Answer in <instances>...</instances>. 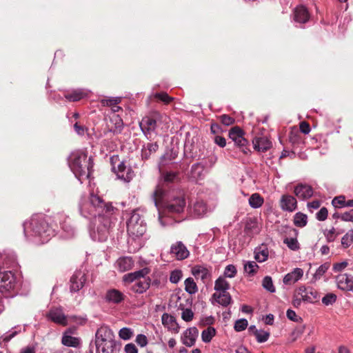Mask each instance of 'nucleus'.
Instances as JSON below:
<instances>
[{
  "mask_svg": "<svg viewBox=\"0 0 353 353\" xmlns=\"http://www.w3.org/2000/svg\"><path fill=\"white\" fill-rule=\"evenodd\" d=\"M68 163L71 170L80 181L88 179L93 168L91 157L88 159L86 152L77 150L71 153L68 158Z\"/></svg>",
  "mask_w": 353,
  "mask_h": 353,
  "instance_id": "1",
  "label": "nucleus"
},
{
  "mask_svg": "<svg viewBox=\"0 0 353 353\" xmlns=\"http://www.w3.org/2000/svg\"><path fill=\"white\" fill-rule=\"evenodd\" d=\"M113 331L108 326H101L95 334L97 352L114 353L116 341Z\"/></svg>",
  "mask_w": 353,
  "mask_h": 353,
  "instance_id": "2",
  "label": "nucleus"
},
{
  "mask_svg": "<svg viewBox=\"0 0 353 353\" xmlns=\"http://www.w3.org/2000/svg\"><path fill=\"white\" fill-rule=\"evenodd\" d=\"M150 272L149 268H144L140 270L125 274L123 280L125 283L135 282L131 286V290L135 293L142 294L150 286L151 279L146 277Z\"/></svg>",
  "mask_w": 353,
  "mask_h": 353,
  "instance_id": "3",
  "label": "nucleus"
},
{
  "mask_svg": "<svg viewBox=\"0 0 353 353\" xmlns=\"http://www.w3.org/2000/svg\"><path fill=\"white\" fill-rule=\"evenodd\" d=\"M185 205V195L181 191L164 203L161 212L167 214H180L184 211Z\"/></svg>",
  "mask_w": 353,
  "mask_h": 353,
  "instance_id": "4",
  "label": "nucleus"
},
{
  "mask_svg": "<svg viewBox=\"0 0 353 353\" xmlns=\"http://www.w3.org/2000/svg\"><path fill=\"white\" fill-rule=\"evenodd\" d=\"M89 200L90 204L95 210V212L93 214L94 216L98 215L99 216H108L114 214L115 211L117 210L111 203H105L97 194H91Z\"/></svg>",
  "mask_w": 353,
  "mask_h": 353,
  "instance_id": "5",
  "label": "nucleus"
},
{
  "mask_svg": "<svg viewBox=\"0 0 353 353\" xmlns=\"http://www.w3.org/2000/svg\"><path fill=\"white\" fill-rule=\"evenodd\" d=\"M29 228L32 231V234L39 236L46 241L54 233L48 222L42 218H32L29 223Z\"/></svg>",
  "mask_w": 353,
  "mask_h": 353,
  "instance_id": "6",
  "label": "nucleus"
},
{
  "mask_svg": "<svg viewBox=\"0 0 353 353\" xmlns=\"http://www.w3.org/2000/svg\"><path fill=\"white\" fill-rule=\"evenodd\" d=\"M127 229L129 235L134 237H140L145 232L146 224L137 211H133L132 213L130 219L127 222Z\"/></svg>",
  "mask_w": 353,
  "mask_h": 353,
  "instance_id": "7",
  "label": "nucleus"
},
{
  "mask_svg": "<svg viewBox=\"0 0 353 353\" xmlns=\"http://www.w3.org/2000/svg\"><path fill=\"white\" fill-rule=\"evenodd\" d=\"M161 120V115L159 112H154L148 115L145 116L139 122V126L145 136L150 134L154 132L157 127V123Z\"/></svg>",
  "mask_w": 353,
  "mask_h": 353,
  "instance_id": "8",
  "label": "nucleus"
},
{
  "mask_svg": "<svg viewBox=\"0 0 353 353\" xmlns=\"http://www.w3.org/2000/svg\"><path fill=\"white\" fill-rule=\"evenodd\" d=\"M110 163L113 171L119 179L125 181H130L132 179V172L130 168L127 169L123 161H120L119 156H113L110 158Z\"/></svg>",
  "mask_w": 353,
  "mask_h": 353,
  "instance_id": "9",
  "label": "nucleus"
},
{
  "mask_svg": "<svg viewBox=\"0 0 353 353\" xmlns=\"http://www.w3.org/2000/svg\"><path fill=\"white\" fill-rule=\"evenodd\" d=\"M16 278L11 271L0 272V292L6 293L14 289Z\"/></svg>",
  "mask_w": 353,
  "mask_h": 353,
  "instance_id": "10",
  "label": "nucleus"
},
{
  "mask_svg": "<svg viewBox=\"0 0 353 353\" xmlns=\"http://www.w3.org/2000/svg\"><path fill=\"white\" fill-rule=\"evenodd\" d=\"M244 131L239 126L232 127L229 130V137L237 146L241 148L242 151L245 153V149H247L248 141L244 137Z\"/></svg>",
  "mask_w": 353,
  "mask_h": 353,
  "instance_id": "11",
  "label": "nucleus"
},
{
  "mask_svg": "<svg viewBox=\"0 0 353 353\" xmlns=\"http://www.w3.org/2000/svg\"><path fill=\"white\" fill-rule=\"evenodd\" d=\"M86 281L85 274L81 271H76L70 278V291L76 292L81 289Z\"/></svg>",
  "mask_w": 353,
  "mask_h": 353,
  "instance_id": "12",
  "label": "nucleus"
},
{
  "mask_svg": "<svg viewBox=\"0 0 353 353\" xmlns=\"http://www.w3.org/2000/svg\"><path fill=\"white\" fill-rule=\"evenodd\" d=\"M279 206L282 210L292 212L296 209L297 201L292 195L283 194L279 201Z\"/></svg>",
  "mask_w": 353,
  "mask_h": 353,
  "instance_id": "13",
  "label": "nucleus"
},
{
  "mask_svg": "<svg viewBox=\"0 0 353 353\" xmlns=\"http://www.w3.org/2000/svg\"><path fill=\"white\" fill-rule=\"evenodd\" d=\"M338 288L343 291H353V276L343 274L336 276Z\"/></svg>",
  "mask_w": 353,
  "mask_h": 353,
  "instance_id": "14",
  "label": "nucleus"
},
{
  "mask_svg": "<svg viewBox=\"0 0 353 353\" xmlns=\"http://www.w3.org/2000/svg\"><path fill=\"white\" fill-rule=\"evenodd\" d=\"M170 252L178 260H183L188 258L190 254L187 248L181 241H178L175 244H173L171 246Z\"/></svg>",
  "mask_w": 353,
  "mask_h": 353,
  "instance_id": "15",
  "label": "nucleus"
},
{
  "mask_svg": "<svg viewBox=\"0 0 353 353\" xmlns=\"http://www.w3.org/2000/svg\"><path fill=\"white\" fill-rule=\"evenodd\" d=\"M198 334L199 331L195 327L187 329L181 336L182 343L188 347L194 345Z\"/></svg>",
  "mask_w": 353,
  "mask_h": 353,
  "instance_id": "16",
  "label": "nucleus"
},
{
  "mask_svg": "<svg viewBox=\"0 0 353 353\" xmlns=\"http://www.w3.org/2000/svg\"><path fill=\"white\" fill-rule=\"evenodd\" d=\"M47 316L53 322L61 325H66L68 321L65 315L60 308H52L47 314Z\"/></svg>",
  "mask_w": 353,
  "mask_h": 353,
  "instance_id": "17",
  "label": "nucleus"
},
{
  "mask_svg": "<svg viewBox=\"0 0 353 353\" xmlns=\"http://www.w3.org/2000/svg\"><path fill=\"white\" fill-rule=\"evenodd\" d=\"M125 296L117 289L107 290L105 295V300L107 303L119 304L124 301Z\"/></svg>",
  "mask_w": 353,
  "mask_h": 353,
  "instance_id": "18",
  "label": "nucleus"
},
{
  "mask_svg": "<svg viewBox=\"0 0 353 353\" xmlns=\"http://www.w3.org/2000/svg\"><path fill=\"white\" fill-rule=\"evenodd\" d=\"M294 193L299 199H307L312 196L313 189L309 185L299 183L295 186Z\"/></svg>",
  "mask_w": 353,
  "mask_h": 353,
  "instance_id": "19",
  "label": "nucleus"
},
{
  "mask_svg": "<svg viewBox=\"0 0 353 353\" xmlns=\"http://www.w3.org/2000/svg\"><path fill=\"white\" fill-rule=\"evenodd\" d=\"M252 143L254 148L259 152H266L272 147V142L265 137H256Z\"/></svg>",
  "mask_w": 353,
  "mask_h": 353,
  "instance_id": "20",
  "label": "nucleus"
},
{
  "mask_svg": "<svg viewBox=\"0 0 353 353\" xmlns=\"http://www.w3.org/2000/svg\"><path fill=\"white\" fill-rule=\"evenodd\" d=\"M192 274L196 279H200L204 283L208 282L211 276L210 271L201 265H196L192 270Z\"/></svg>",
  "mask_w": 353,
  "mask_h": 353,
  "instance_id": "21",
  "label": "nucleus"
},
{
  "mask_svg": "<svg viewBox=\"0 0 353 353\" xmlns=\"http://www.w3.org/2000/svg\"><path fill=\"white\" fill-rule=\"evenodd\" d=\"M162 324L167 327L170 330L173 331L175 333H178L179 331V326L176 323V319L167 313H164L161 316Z\"/></svg>",
  "mask_w": 353,
  "mask_h": 353,
  "instance_id": "22",
  "label": "nucleus"
},
{
  "mask_svg": "<svg viewBox=\"0 0 353 353\" xmlns=\"http://www.w3.org/2000/svg\"><path fill=\"white\" fill-rule=\"evenodd\" d=\"M303 275V271L301 268H295L287 274L283 278V283L285 285H292L299 281Z\"/></svg>",
  "mask_w": 353,
  "mask_h": 353,
  "instance_id": "23",
  "label": "nucleus"
},
{
  "mask_svg": "<svg viewBox=\"0 0 353 353\" xmlns=\"http://www.w3.org/2000/svg\"><path fill=\"white\" fill-rule=\"evenodd\" d=\"M110 227V222L108 219H104V223L97 227V235L99 241L103 242L107 240Z\"/></svg>",
  "mask_w": 353,
  "mask_h": 353,
  "instance_id": "24",
  "label": "nucleus"
},
{
  "mask_svg": "<svg viewBox=\"0 0 353 353\" xmlns=\"http://www.w3.org/2000/svg\"><path fill=\"white\" fill-rule=\"evenodd\" d=\"M165 194V191L159 186H157L153 192L152 197L155 206L158 208L159 213L161 212L164 203L163 199Z\"/></svg>",
  "mask_w": 353,
  "mask_h": 353,
  "instance_id": "25",
  "label": "nucleus"
},
{
  "mask_svg": "<svg viewBox=\"0 0 353 353\" xmlns=\"http://www.w3.org/2000/svg\"><path fill=\"white\" fill-rule=\"evenodd\" d=\"M294 19L296 22H307L310 19V14L306 8L303 6L296 8Z\"/></svg>",
  "mask_w": 353,
  "mask_h": 353,
  "instance_id": "26",
  "label": "nucleus"
},
{
  "mask_svg": "<svg viewBox=\"0 0 353 353\" xmlns=\"http://www.w3.org/2000/svg\"><path fill=\"white\" fill-rule=\"evenodd\" d=\"M117 265L118 270L121 272H125L131 270L134 265V261L129 256H123L119 258L117 261Z\"/></svg>",
  "mask_w": 353,
  "mask_h": 353,
  "instance_id": "27",
  "label": "nucleus"
},
{
  "mask_svg": "<svg viewBox=\"0 0 353 353\" xmlns=\"http://www.w3.org/2000/svg\"><path fill=\"white\" fill-rule=\"evenodd\" d=\"M110 123L112 125L110 128V131L114 134H119L123 129V121L119 115H114L110 119Z\"/></svg>",
  "mask_w": 353,
  "mask_h": 353,
  "instance_id": "28",
  "label": "nucleus"
},
{
  "mask_svg": "<svg viewBox=\"0 0 353 353\" xmlns=\"http://www.w3.org/2000/svg\"><path fill=\"white\" fill-rule=\"evenodd\" d=\"M204 165L200 163H194L192 165L190 177L192 180L198 181L201 179L203 176Z\"/></svg>",
  "mask_w": 353,
  "mask_h": 353,
  "instance_id": "29",
  "label": "nucleus"
},
{
  "mask_svg": "<svg viewBox=\"0 0 353 353\" xmlns=\"http://www.w3.org/2000/svg\"><path fill=\"white\" fill-rule=\"evenodd\" d=\"M213 298L223 306L228 305L231 302V296L228 292H221L219 294L214 293Z\"/></svg>",
  "mask_w": 353,
  "mask_h": 353,
  "instance_id": "30",
  "label": "nucleus"
},
{
  "mask_svg": "<svg viewBox=\"0 0 353 353\" xmlns=\"http://www.w3.org/2000/svg\"><path fill=\"white\" fill-rule=\"evenodd\" d=\"M320 299V294L317 290L312 287H307V295H305V302L315 303Z\"/></svg>",
  "mask_w": 353,
  "mask_h": 353,
  "instance_id": "31",
  "label": "nucleus"
},
{
  "mask_svg": "<svg viewBox=\"0 0 353 353\" xmlns=\"http://www.w3.org/2000/svg\"><path fill=\"white\" fill-rule=\"evenodd\" d=\"M67 332H66L62 337V344L68 347H77L79 345V339L77 337L66 334Z\"/></svg>",
  "mask_w": 353,
  "mask_h": 353,
  "instance_id": "32",
  "label": "nucleus"
},
{
  "mask_svg": "<svg viewBox=\"0 0 353 353\" xmlns=\"http://www.w3.org/2000/svg\"><path fill=\"white\" fill-rule=\"evenodd\" d=\"M263 202V198L259 193L252 194L249 199V204L253 208H258L261 207Z\"/></svg>",
  "mask_w": 353,
  "mask_h": 353,
  "instance_id": "33",
  "label": "nucleus"
},
{
  "mask_svg": "<svg viewBox=\"0 0 353 353\" xmlns=\"http://www.w3.org/2000/svg\"><path fill=\"white\" fill-rule=\"evenodd\" d=\"M307 222V215L301 213L297 212L295 214L294 216V224L299 228H303L306 225Z\"/></svg>",
  "mask_w": 353,
  "mask_h": 353,
  "instance_id": "34",
  "label": "nucleus"
},
{
  "mask_svg": "<svg viewBox=\"0 0 353 353\" xmlns=\"http://www.w3.org/2000/svg\"><path fill=\"white\" fill-rule=\"evenodd\" d=\"M185 284V290L190 294H195L198 291V288L194 282V279L191 277L186 279L184 281Z\"/></svg>",
  "mask_w": 353,
  "mask_h": 353,
  "instance_id": "35",
  "label": "nucleus"
},
{
  "mask_svg": "<svg viewBox=\"0 0 353 353\" xmlns=\"http://www.w3.org/2000/svg\"><path fill=\"white\" fill-rule=\"evenodd\" d=\"M230 288V283L223 277L218 278L214 284V290L216 291L227 292Z\"/></svg>",
  "mask_w": 353,
  "mask_h": 353,
  "instance_id": "36",
  "label": "nucleus"
},
{
  "mask_svg": "<svg viewBox=\"0 0 353 353\" xmlns=\"http://www.w3.org/2000/svg\"><path fill=\"white\" fill-rule=\"evenodd\" d=\"M163 180L168 183H176L179 181V174L178 172H165L163 174Z\"/></svg>",
  "mask_w": 353,
  "mask_h": 353,
  "instance_id": "37",
  "label": "nucleus"
},
{
  "mask_svg": "<svg viewBox=\"0 0 353 353\" xmlns=\"http://www.w3.org/2000/svg\"><path fill=\"white\" fill-rule=\"evenodd\" d=\"M216 334V330L212 327H208L204 330L201 333V338L203 342L209 343L211 341L212 337Z\"/></svg>",
  "mask_w": 353,
  "mask_h": 353,
  "instance_id": "38",
  "label": "nucleus"
},
{
  "mask_svg": "<svg viewBox=\"0 0 353 353\" xmlns=\"http://www.w3.org/2000/svg\"><path fill=\"white\" fill-rule=\"evenodd\" d=\"M257 223L256 221L253 219H249L246 223H245V232L248 234V235H250L251 234L254 233V232H257Z\"/></svg>",
  "mask_w": 353,
  "mask_h": 353,
  "instance_id": "39",
  "label": "nucleus"
},
{
  "mask_svg": "<svg viewBox=\"0 0 353 353\" xmlns=\"http://www.w3.org/2000/svg\"><path fill=\"white\" fill-rule=\"evenodd\" d=\"M259 265L255 261H248L244 264V270L249 275L253 276L257 272Z\"/></svg>",
  "mask_w": 353,
  "mask_h": 353,
  "instance_id": "40",
  "label": "nucleus"
},
{
  "mask_svg": "<svg viewBox=\"0 0 353 353\" xmlns=\"http://www.w3.org/2000/svg\"><path fill=\"white\" fill-rule=\"evenodd\" d=\"M323 234L326 239L327 242L331 243L335 241L340 232H337V230L332 227L330 230H325L323 232Z\"/></svg>",
  "mask_w": 353,
  "mask_h": 353,
  "instance_id": "41",
  "label": "nucleus"
},
{
  "mask_svg": "<svg viewBox=\"0 0 353 353\" xmlns=\"http://www.w3.org/2000/svg\"><path fill=\"white\" fill-rule=\"evenodd\" d=\"M353 242V230H350L342 238L341 245L344 248H347Z\"/></svg>",
  "mask_w": 353,
  "mask_h": 353,
  "instance_id": "42",
  "label": "nucleus"
},
{
  "mask_svg": "<svg viewBox=\"0 0 353 353\" xmlns=\"http://www.w3.org/2000/svg\"><path fill=\"white\" fill-rule=\"evenodd\" d=\"M84 97V94L81 90H74L71 93L66 94L65 97L70 101H78Z\"/></svg>",
  "mask_w": 353,
  "mask_h": 353,
  "instance_id": "43",
  "label": "nucleus"
},
{
  "mask_svg": "<svg viewBox=\"0 0 353 353\" xmlns=\"http://www.w3.org/2000/svg\"><path fill=\"white\" fill-rule=\"evenodd\" d=\"M133 336V331L129 327H123L119 332V336L123 340H129Z\"/></svg>",
  "mask_w": 353,
  "mask_h": 353,
  "instance_id": "44",
  "label": "nucleus"
},
{
  "mask_svg": "<svg viewBox=\"0 0 353 353\" xmlns=\"http://www.w3.org/2000/svg\"><path fill=\"white\" fill-rule=\"evenodd\" d=\"M154 98L163 102L165 104H169L174 100L173 97H170L164 92L156 93L154 94Z\"/></svg>",
  "mask_w": 353,
  "mask_h": 353,
  "instance_id": "45",
  "label": "nucleus"
},
{
  "mask_svg": "<svg viewBox=\"0 0 353 353\" xmlns=\"http://www.w3.org/2000/svg\"><path fill=\"white\" fill-rule=\"evenodd\" d=\"M263 287L270 292H275V288L273 285L272 278L269 276H266L263 279Z\"/></svg>",
  "mask_w": 353,
  "mask_h": 353,
  "instance_id": "46",
  "label": "nucleus"
},
{
  "mask_svg": "<svg viewBox=\"0 0 353 353\" xmlns=\"http://www.w3.org/2000/svg\"><path fill=\"white\" fill-rule=\"evenodd\" d=\"M337 296L334 293H328L322 298V303L325 305H330L334 303L336 301Z\"/></svg>",
  "mask_w": 353,
  "mask_h": 353,
  "instance_id": "47",
  "label": "nucleus"
},
{
  "mask_svg": "<svg viewBox=\"0 0 353 353\" xmlns=\"http://www.w3.org/2000/svg\"><path fill=\"white\" fill-rule=\"evenodd\" d=\"M248 321L245 319H241L237 320L235 322L234 328L235 331H236V332H241L246 329V327H248Z\"/></svg>",
  "mask_w": 353,
  "mask_h": 353,
  "instance_id": "48",
  "label": "nucleus"
},
{
  "mask_svg": "<svg viewBox=\"0 0 353 353\" xmlns=\"http://www.w3.org/2000/svg\"><path fill=\"white\" fill-rule=\"evenodd\" d=\"M330 264L328 263H325L323 265H321L319 268L316 270L315 274H314V277L316 279H319L329 269Z\"/></svg>",
  "mask_w": 353,
  "mask_h": 353,
  "instance_id": "49",
  "label": "nucleus"
},
{
  "mask_svg": "<svg viewBox=\"0 0 353 353\" xmlns=\"http://www.w3.org/2000/svg\"><path fill=\"white\" fill-rule=\"evenodd\" d=\"M254 335L259 343H264L268 341L270 334L267 332H259L255 330Z\"/></svg>",
  "mask_w": 353,
  "mask_h": 353,
  "instance_id": "50",
  "label": "nucleus"
},
{
  "mask_svg": "<svg viewBox=\"0 0 353 353\" xmlns=\"http://www.w3.org/2000/svg\"><path fill=\"white\" fill-rule=\"evenodd\" d=\"M182 277V271L180 270H174L170 273V281L172 283H177Z\"/></svg>",
  "mask_w": 353,
  "mask_h": 353,
  "instance_id": "51",
  "label": "nucleus"
},
{
  "mask_svg": "<svg viewBox=\"0 0 353 353\" xmlns=\"http://www.w3.org/2000/svg\"><path fill=\"white\" fill-rule=\"evenodd\" d=\"M284 243L287 244L288 247L292 250H296L299 248V242L296 239L286 238L284 240Z\"/></svg>",
  "mask_w": 353,
  "mask_h": 353,
  "instance_id": "52",
  "label": "nucleus"
},
{
  "mask_svg": "<svg viewBox=\"0 0 353 353\" xmlns=\"http://www.w3.org/2000/svg\"><path fill=\"white\" fill-rule=\"evenodd\" d=\"M120 102V98L103 99L101 101V103L103 106H109L111 108L114 105H118Z\"/></svg>",
  "mask_w": 353,
  "mask_h": 353,
  "instance_id": "53",
  "label": "nucleus"
},
{
  "mask_svg": "<svg viewBox=\"0 0 353 353\" xmlns=\"http://www.w3.org/2000/svg\"><path fill=\"white\" fill-rule=\"evenodd\" d=\"M218 119L221 122L222 124L226 126L232 125L235 121L234 118L228 114H222L219 116Z\"/></svg>",
  "mask_w": 353,
  "mask_h": 353,
  "instance_id": "54",
  "label": "nucleus"
},
{
  "mask_svg": "<svg viewBox=\"0 0 353 353\" xmlns=\"http://www.w3.org/2000/svg\"><path fill=\"white\" fill-rule=\"evenodd\" d=\"M332 203L335 208L345 207V198L343 196H336L334 198Z\"/></svg>",
  "mask_w": 353,
  "mask_h": 353,
  "instance_id": "55",
  "label": "nucleus"
},
{
  "mask_svg": "<svg viewBox=\"0 0 353 353\" xmlns=\"http://www.w3.org/2000/svg\"><path fill=\"white\" fill-rule=\"evenodd\" d=\"M236 274V269L234 265H228V266H226L225 272H224V275L226 277L233 278L235 276Z\"/></svg>",
  "mask_w": 353,
  "mask_h": 353,
  "instance_id": "56",
  "label": "nucleus"
},
{
  "mask_svg": "<svg viewBox=\"0 0 353 353\" xmlns=\"http://www.w3.org/2000/svg\"><path fill=\"white\" fill-rule=\"evenodd\" d=\"M194 313L190 309H185L183 311L181 318L186 322L191 321L193 319Z\"/></svg>",
  "mask_w": 353,
  "mask_h": 353,
  "instance_id": "57",
  "label": "nucleus"
},
{
  "mask_svg": "<svg viewBox=\"0 0 353 353\" xmlns=\"http://www.w3.org/2000/svg\"><path fill=\"white\" fill-rule=\"evenodd\" d=\"M327 214H328V211H327V208L325 207H323L316 213V216L319 221H323L327 219Z\"/></svg>",
  "mask_w": 353,
  "mask_h": 353,
  "instance_id": "58",
  "label": "nucleus"
},
{
  "mask_svg": "<svg viewBox=\"0 0 353 353\" xmlns=\"http://www.w3.org/2000/svg\"><path fill=\"white\" fill-rule=\"evenodd\" d=\"M268 256V252L266 250H262L261 252L256 253L254 256V259L258 262H263L267 260Z\"/></svg>",
  "mask_w": 353,
  "mask_h": 353,
  "instance_id": "59",
  "label": "nucleus"
},
{
  "mask_svg": "<svg viewBox=\"0 0 353 353\" xmlns=\"http://www.w3.org/2000/svg\"><path fill=\"white\" fill-rule=\"evenodd\" d=\"M136 342L141 347H145L148 344V339L144 334H138L136 338Z\"/></svg>",
  "mask_w": 353,
  "mask_h": 353,
  "instance_id": "60",
  "label": "nucleus"
},
{
  "mask_svg": "<svg viewBox=\"0 0 353 353\" xmlns=\"http://www.w3.org/2000/svg\"><path fill=\"white\" fill-rule=\"evenodd\" d=\"M341 219L344 221L353 222V209L341 214Z\"/></svg>",
  "mask_w": 353,
  "mask_h": 353,
  "instance_id": "61",
  "label": "nucleus"
},
{
  "mask_svg": "<svg viewBox=\"0 0 353 353\" xmlns=\"http://www.w3.org/2000/svg\"><path fill=\"white\" fill-rule=\"evenodd\" d=\"M299 128L300 131L305 134H307L310 132V124L306 121H301L299 124Z\"/></svg>",
  "mask_w": 353,
  "mask_h": 353,
  "instance_id": "62",
  "label": "nucleus"
},
{
  "mask_svg": "<svg viewBox=\"0 0 353 353\" xmlns=\"http://www.w3.org/2000/svg\"><path fill=\"white\" fill-rule=\"evenodd\" d=\"M143 147L152 154L156 152L159 149V145L157 142L148 143L146 145H144Z\"/></svg>",
  "mask_w": 353,
  "mask_h": 353,
  "instance_id": "63",
  "label": "nucleus"
},
{
  "mask_svg": "<svg viewBox=\"0 0 353 353\" xmlns=\"http://www.w3.org/2000/svg\"><path fill=\"white\" fill-rule=\"evenodd\" d=\"M126 353H138V350L134 343H128L124 347Z\"/></svg>",
  "mask_w": 353,
  "mask_h": 353,
  "instance_id": "64",
  "label": "nucleus"
}]
</instances>
